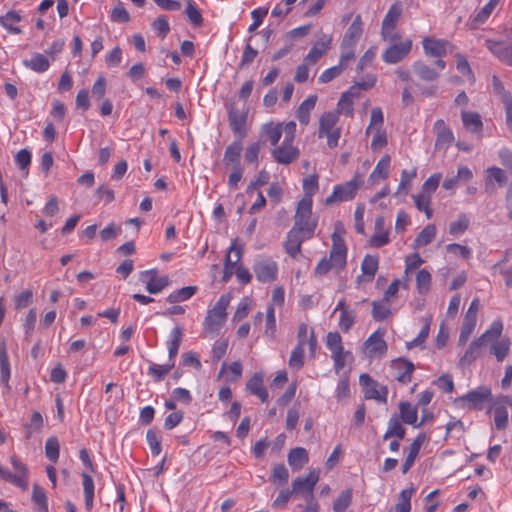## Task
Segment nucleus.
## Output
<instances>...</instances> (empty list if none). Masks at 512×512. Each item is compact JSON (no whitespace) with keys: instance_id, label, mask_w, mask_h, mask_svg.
Segmentation results:
<instances>
[{"instance_id":"1","label":"nucleus","mask_w":512,"mask_h":512,"mask_svg":"<svg viewBox=\"0 0 512 512\" xmlns=\"http://www.w3.org/2000/svg\"><path fill=\"white\" fill-rule=\"evenodd\" d=\"M502 331V321L500 319L493 321L491 326L480 337L470 343L464 355L459 360L460 365H470L480 358L489 342L500 338Z\"/></svg>"},{"instance_id":"2","label":"nucleus","mask_w":512,"mask_h":512,"mask_svg":"<svg viewBox=\"0 0 512 512\" xmlns=\"http://www.w3.org/2000/svg\"><path fill=\"white\" fill-rule=\"evenodd\" d=\"M339 115L336 112H324L319 118L318 138H327L329 148L338 146L341 137V128L337 126Z\"/></svg>"},{"instance_id":"3","label":"nucleus","mask_w":512,"mask_h":512,"mask_svg":"<svg viewBox=\"0 0 512 512\" xmlns=\"http://www.w3.org/2000/svg\"><path fill=\"white\" fill-rule=\"evenodd\" d=\"M363 183L361 175L355 174L351 180L334 186L332 194L325 199V204L331 205L352 200Z\"/></svg>"},{"instance_id":"4","label":"nucleus","mask_w":512,"mask_h":512,"mask_svg":"<svg viewBox=\"0 0 512 512\" xmlns=\"http://www.w3.org/2000/svg\"><path fill=\"white\" fill-rule=\"evenodd\" d=\"M230 303L229 295H221L212 309L207 312L204 320V327L210 332L218 331L226 320V309Z\"/></svg>"},{"instance_id":"5","label":"nucleus","mask_w":512,"mask_h":512,"mask_svg":"<svg viewBox=\"0 0 512 512\" xmlns=\"http://www.w3.org/2000/svg\"><path fill=\"white\" fill-rule=\"evenodd\" d=\"M252 268L256 279L261 283H272L277 280L278 265L270 257H257Z\"/></svg>"},{"instance_id":"6","label":"nucleus","mask_w":512,"mask_h":512,"mask_svg":"<svg viewBox=\"0 0 512 512\" xmlns=\"http://www.w3.org/2000/svg\"><path fill=\"white\" fill-rule=\"evenodd\" d=\"M10 462L12 464L15 473H11L9 470L4 468L3 477L5 481L26 490L28 488V467L16 456H11Z\"/></svg>"},{"instance_id":"7","label":"nucleus","mask_w":512,"mask_h":512,"mask_svg":"<svg viewBox=\"0 0 512 512\" xmlns=\"http://www.w3.org/2000/svg\"><path fill=\"white\" fill-rule=\"evenodd\" d=\"M401 14L402 6L399 2H395L389 7L382 21L381 27V35L384 40L388 39L389 41L393 42L400 38V36L394 32V29L396 28Z\"/></svg>"},{"instance_id":"8","label":"nucleus","mask_w":512,"mask_h":512,"mask_svg":"<svg viewBox=\"0 0 512 512\" xmlns=\"http://www.w3.org/2000/svg\"><path fill=\"white\" fill-rule=\"evenodd\" d=\"M359 381L366 399H373L383 404L387 403L388 388L385 385L379 384L366 373L360 375Z\"/></svg>"},{"instance_id":"9","label":"nucleus","mask_w":512,"mask_h":512,"mask_svg":"<svg viewBox=\"0 0 512 512\" xmlns=\"http://www.w3.org/2000/svg\"><path fill=\"white\" fill-rule=\"evenodd\" d=\"M319 480V471L312 470L305 477H297L292 483L294 495H301L306 501L314 499V488Z\"/></svg>"},{"instance_id":"10","label":"nucleus","mask_w":512,"mask_h":512,"mask_svg":"<svg viewBox=\"0 0 512 512\" xmlns=\"http://www.w3.org/2000/svg\"><path fill=\"white\" fill-rule=\"evenodd\" d=\"M504 34L511 42L507 44L504 41L486 40V47L491 53L496 56L501 62L512 67V29H505Z\"/></svg>"},{"instance_id":"11","label":"nucleus","mask_w":512,"mask_h":512,"mask_svg":"<svg viewBox=\"0 0 512 512\" xmlns=\"http://www.w3.org/2000/svg\"><path fill=\"white\" fill-rule=\"evenodd\" d=\"M332 247L329 254V261L334 266L336 272H340L346 266L347 259V247L344 239L334 232L331 236Z\"/></svg>"},{"instance_id":"12","label":"nucleus","mask_w":512,"mask_h":512,"mask_svg":"<svg viewBox=\"0 0 512 512\" xmlns=\"http://www.w3.org/2000/svg\"><path fill=\"white\" fill-rule=\"evenodd\" d=\"M411 50V39L393 43L382 53V60L387 64H397L404 60L410 54Z\"/></svg>"},{"instance_id":"13","label":"nucleus","mask_w":512,"mask_h":512,"mask_svg":"<svg viewBox=\"0 0 512 512\" xmlns=\"http://www.w3.org/2000/svg\"><path fill=\"white\" fill-rule=\"evenodd\" d=\"M422 46L426 56L436 58L445 56L453 49V45L449 41L430 36L422 40Z\"/></svg>"},{"instance_id":"14","label":"nucleus","mask_w":512,"mask_h":512,"mask_svg":"<svg viewBox=\"0 0 512 512\" xmlns=\"http://www.w3.org/2000/svg\"><path fill=\"white\" fill-rule=\"evenodd\" d=\"M491 397V390L487 387H478L455 400L456 403L464 402L468 409L481 410L485 401Z\"/></svg>"},{"instance_id":"15","label":"nucleus","mask_w":512,"mask_h":512,"mask_svg":"<svg viewBox=\"0 0 512 512\" xmlns=\"http://www.w3.org/2000/svg\"><path fill=\"white\" fill-rule=\"evenodd\" d=\"M271 155L277 163L289 165L299 157L300 151L292 142L283 141L280 146L272 149Z\"/></svg>"},{"instance_id":"16","label":"nucleus","mask_w":512,"mask_h":512,"mask_svg":"<svg viewBox=\"0 0 512 512\" xmlns=\"http://www.w3.org/2000/svg\"><path fill=\"white\" fill-rule=\"evenodd\" d=\"M391 368L394 372V378L402 384H407L411 381L415 369L414 364L404 358L392 361Z\"/></svg>"},{"instance_id":"17","label":"nucleus","mask_w":512,"mask_h":512,"mask_svg":"<svg viewBox=\"0 0 512 512\" xmlns=\"http://www.w3.org/2000/svg\"><path fill=\"white\" fill-rule=\"evenodd\" d=\"M384 331L376 330L365 341V347L369 357L383 356L387 351V344L384 340Z\"/></svg>"},{"instance_id":"18","label":"nucleus","mask_w":512,"mask_h":512,"mask_svg":"<svg viewBox=\"0 0 512 512\" xmlns=\"http://www.w3.org/2000/svg\"><path fill=\"white\" fill-rule=\"evenodd\" d=\"M363 22L361 15H356L353 22L347 29L343 40H342V46L343 47H349V46H355L356 43L359 41L363 34Z\"/></svg>"},{"instance_id":"19","label":"nucleus","mask_w":512,"mask_h":512,"mask_svg":"<svg viewBox=\"0 0 512 512\" xmlns=\"http://www.w3.org/2000/svg\"><path fill=\"white\" fill-rule=\"evenodd\" d=\"M434 128L437 131L435 147L437 149H447L454 141V134L450 128L445 125L442 119L435 122Z\"/></svg>"},{"instance_id":"20","label":"nucleus","mask_w":512,"mask_h":512,"mask_svg":"<svg viewBox=\"0 0 512 512\" xmlns=\"http://www.w3.org/2000/svg\"><path fill=\"white\" fill-rule=\"evenodd\" d=\"M495 182L499 186L505 185L507 182L506 173L499 167H489L486 170L485 191L492 193L495 190Z\"/></svg>"},{"instance_id":"21","label":"nucleus","mask_w":512,"mask_h":512,"mask_svg":"<svg viewBox=\"0 0 512 512\" xmlns=\"http://www.w3.org/2000/svg\"><path fill=\"white\" fill-rule=\"evenodd\" d=\"M461 119L463 126L467 131L477 134L479 137H481L483 131V122L479 113L462 111Z\"/></svg>"},{"instance_id":"22","label":"nucleus","mask_w":512,"mask_h":512,"mask_svg":"<svg viewBox=\"0 0 512 512\" xmlns=\"http://www.w3.org/2000/svg\"><path fill=\"white\" fill-rule=\"evenodd\" d=\"M247 116L239 112L237 108L231 105L228 109V121L231 130L238 134L240 137L245 136V124H246Z\"/></svg>"},{"instance_id":"23","label":"nucleus","mask_w":512,"mask_h":512,"mask_svg":"<svg viewBox=\"0 0 512 512\" xmlns=\"http://www.w3.org/2000/svg\"><path fill=\"white\" fill-rule=\"evenodd\" d=\"M304 234H301L297 232L294 229H291L288 234L285 241V250L287 254H289L292 258H297V256L301 252V245L305 240H308L309 238H303Z\"/></svg>"},{"instance_id":"24","label":"nucleus","mask_w":512,"mask_h":512,"mask_svg":"<svg viewBox=\"0 0 512 512\" xmlns=\"http://www.w3.org/2000/svg\"><path fill=\"white\" fill-rule=\"evenodd\" d=\"M331 38L324 36L320 41L315 43L308 54L305 56L304 61L308 64H315L330 48Z\"/></svg>"},{"instance_id":"25","label":"nucleus","mask_w":512,"mask_h":512,"mask_svg":"<svg viewBox=\"0 0 512 512\" xmlns=\"http://www.w3.org/2000/svg\"><path fill=\"white\" fill-rule=\"evenodd\" d=\"M412 69L419 79L427 82L435 81L440 74L436 68L428 65L422 60H417L412 64Z\"/></svg>"},{"instance_id":"26","label":"nucleus","mask_w":512,"mask_h":512,"mask_svg":"<svg viewBox=\"0 0 512 512\" xmlns=\"http://www.w3.org/2000/svg\"><path fill=\"white\" fill-rule=\"evenodd\" d=\"M247 390L260 398L265 403L268 401V392L263 386V376L260 373H255L246 384Z\"/></svg>"},{"instance_id":"27","label":"nucleus","mask_w":512,"mask_h":512,"mask_svg":"<svg viewBox=\"0 0 512 512\" xmlns=\"http://www.w3.org/2000/svg\"><path fill=\"white\" fill-rule=\"evenodd\" d=\"M22 63L26 68L36 73H43L50 67L49 59L41 53H33L30 59L23 60Z\"/></svg>"},{"instance_id":"28","label":"nucleus","mask_w":512,"mask_h":512,"mask_svg":"<svg viewBox=\"0 0 512 512\" xmlns=\"http://www.w3.org/2000/svg\"><path fill=\"white\" fill-rule=\"evenodd\" d=\"M242 149L243 147L241 141H234L229 146H227L223 157L225 166H232V168L234 166H241L240 157Z\"/></svg>"},{"instance_id":"29","label":"nucleus","mask_w":512,"mask_h":512,"mask_svg":"<svg viewBox=\"0 0 512 512\" xmlns=\"http://www.w3.org/2000/svg\"><path fill=\"white\" fill-rule=\"evenodd\" d=\"M391 158L385 154L376 164L374 170L369 176V181L375 183L379 180H385L389 176Z\"/></svg>"},{"instance_id":"30","label":"nucleus","mask_w":512,"mask_h":512,"mask_svg":"<svg viewBox=\"0 0 512 512\" xmlns=\"http://www.w3.org/2000/svg\"><path fill=\"white\" fill-rule=\"evenodd\" d=\"M316 102H317V96L310 95L298 107L296 116L302 125L306 126L309 124L310 112L314 109Z\"/></svg>"},{"instance_id":"31","label":"nucleus","mask_w":512,"mask_h":512,"mask_svg":"<svg viewBox=\"0 0 512 512\" xmlns=\"http://www.w3.org/2000/svg\"><path fill=\"white\" fill-rule=\"evenodd\" d=\"M309 461L308 453L306 449L302 447H296L290 450L288 454V463L292 470L298 471Z\"/></svg>"},{"instance_id":"32","label":"nucleus","mask_w":512,"mask_h":512,"mask_svg":"<svg viewBox=\"0 0 512 512\" xmlns=\"http://www.w3.org/2000/svg\"><path fill=\"white\" fill-rule=\"evenodd\" d=\"M282 136V123H267L261 128V137L270 142L272 146L278 144Z\"/></svg>"},{"instance_id":"33","label":"nucleus","mask_w":512,"mask_h":512,"mask_svg":"<svg viewBox=\"0 0 512 512\" xmlns=\"http://www.w3.org/2000/svg\"><path fill=\"white\" fill-rule=\"evenodd\" d=\"M11 375L10 362L5 343L0 345V380L7 391L10 389L9 379Z\"/></svg>"},{"instance_id":"34","label":"nucleus","mask_w":512,"mask_h":512,"mask_svg":"<svg viewBox=\"0 0 512 512\" xmlns=\"http://www.w3.org/2000/svg\"><path fill=\"white\" fill-rule=\"evenodd\" d=\"M490 344V352L495 355L498 362H502L510 351L511 342L508 338L496 339Z\"/></svg>"},{"instance_id":"35","label":"nucleus","mask_w":512,"mask_h":512,"mask_svg":"<svg viewBox=\"0 0 512 512\" xmlns=\"http://www.w3.org/2000/svg\"><path fill=\"white\" fill-rule=\"evenodd\" d=\"M183 336V329L180 326H176L170 333V339L167 342L169 361H174L177 356L180 343Z\"/></svg>"},{"instance_id":"36","label":"nucleus","mask_w":512,"mask_h":512,"mask_svg":"<svg viewBox=\"0 0 512 512\" xmlns=\"http://www.w3.org/2000/svg\"><path fill=\"white\" fill-rule=\"evenodd\" d=\"M317 218H306L302 220H295L292 229L297 232L304 234L303 238H312L314 236L315 229L317 227Z\"/></svg>"},{"instance_id":"37","label":"nucleus","mask_w":512,"mask_h":512,"mask_svg":"<svg viewBox=\"0 0 512 512\" xmlns=\"http://www.w3.org/2000/svg\"><path fill=\"white\" fill-rule=\"evenodd\" d=\"M21 21V15L14 11H8L5 15L0 16V24L13 34H20L22 30L16 26Z\"/></svg>"},{"instance_id":"38","label":"nucleus","mask_w":512,"mask_h":512,"mask_svg":"<svg viewBox=\"0 0 512 512\" xmlns=\"http://www.w3.org/2000/svg\"><path fill=\"white\" fill-rule=\"evenodd\" d=\"M436 236V227L433 224H429L424 227L414 239L413 246L415 249L424 247L430 244Z\"/></svg>"},{"instance_id":"39","label":"nucleus","mask_w":512,"mask_h":512,"mask_svg":"<svg viewBox=\"0 0 512 512\" xmlns=\"http://www.w3.org/2000/svg\"><path fill=\"white\" fill-rule=\"evenodd\" d=\"M476 324H477V319L464 316L463 323H462L461 330H460L459 339H458L459 346L463 347L466 345L471 334L475 330Z\"/></svg>"},{"instance_id":"40","label":"nucleus","mask_w":512,"mask_h":512,"mask_svg":"<svg viewBox=\"0 0 512 512\" xmlns=\"http://www.w3.org/2000/svg\"><path fill=\"white\" fill-rule=\"evenodd\" d=\"M400 417L404 423L415 427L418 417L417 408L409 402H401L399 405Z\"/></svg>"},{"instance_id":"41","label":"nucleus","mask_w":512,"mask_h":512,"mask_svg":"<svg viewBox=\"0 0 512 512\" xmlns=\"http://www.w3.org/2000/svg\"><path fill=\"white\" fill-rule=\"evenodd\" d=\"M391 437H396L402 440L405 437V428L401 425L400 420L396 416H392L388 422V429L383 438L387 440Z\"/></svg>"},{"instance_id":"42","label":"nucleus","mask_w":512,"mask_h":512,"mask_svg":"<svg viewBox=\"0 0 512 512\" xmlns=\"http://www.w3.org/2000/svg\"><path fill=\"white\" fill-rule=\"evenodd\" d=\"M196 292V286H186L169 294L167 301L173 304L183 302L191 298Z\"/></svg>"},{"instance_id":"43","label":"nucleus","mask_w":512,"mask_h":512,"mask_svg":"<svg viewBox=\"0 0 512 512\" xmlns=\"http://www.w3.org/2000/svg\"><path fill=\"white\" fill-rule=\"evenodd\" d=\"M499 2L500 0H489V2L474 15L472 19L473 26L477 27V25L484 23Z\"/></svg>"},{"instance_id":"44","label":"nucleus","mask_w":512,"mask_h":512,"mask_svg":"<svg viewBox=\"0 0 512 512\" xmlns=\"http://www.w3.org/2000/svg\"><path fill=\"white\" fill-rule=\"evenodd\" d=\"M388 303L384 299L372 303V317L374 320L383 321L390 315L391 310Z\"/></svg>"},{"instance_id":"45","label":"nucleus","mask_w":512,"mask_h":512,"mask_svg":"<svg viewBox=\"0 0 512 512\" xmlns=\"http://www.w3.org/2000/svg\"><path fill=\"white\" fill-rule=\"evenodd\" d=\"M60 444L59 440L55 436H51L46 440L45 443V455L53 463H56L59 459Z\"/></svg>"},{"instance_id":"46","label":"nucleus","mask_w":512,"mask_h":512,"mask_svg":"<svg viewBox=\"0 0 512 512\" xmlns=\"http://www.w3.org/2000/svg\"><path fill=\"white\" fill-rule=\"evenodd\" d=\"M312 204L313 200L309 198H302L297 205L294 220H302L312 217Z\"/></svg>"},{"instance_id":"47","label":"nucleus","mask_w":512,"mask_h":512,"mask_svg":"<svg viewBox=\"0 0 512 512\" xmlns=\"http://www.w3.org/2000/svg\"><path fill=\"white\" fill-rule=\"evenodd\" d=\"M469 223V218L466 214H459L457 220L450 223L449 234L453 236L463 234L468 229Z\"/></svg>"},{"instance_id":"48","label":"nucleus","mask_w":512,"mask_h":512,"mask_svg":"<svg viewBox=\"0 0 512 512\" xmlns=\"http://www.w3.org/2000/svg\"><path fill=\"white\" fill-rule=\"evenodd\" d=\"M379 260L377 256L366 255L361 264L364 275L372 279L378 270Z\"/></svg>"},{"instance_id":"49","label":"nucleus","mask_w":512,"mask_h":512,"mask_svg":"<svg viewBox=\"0 0 512 512\" xmlns=\"http://www.w3.org/2000/svg\"><path fill=\"white\" fill-rule=\"evenodd\" d=\"M414 489H404L400 492L398 503L395 506V512H410L411 510V497Z\"/></svg>"},{"instance_id":"50","label":"nucleus","mask_w":512,"mask_h":512,"mask_svg":"<svg viewBox=\"0 0 512 512\" xmlns=\"http://www.w3.org/2000/svg\"><path fill=\"white\" fill-rule=\"evenodd\" d=\"M431 285V274L426 269H421L416 275V288L419 294H426Z\"/></svg>"},{"instance_id":"51","label":"nucleus","mask_w":512,"mask_h":512,"mask_svg":"<svg viewBox=\"0 0 512 512\" xmlns=\"http://www.w3.org/2000/svg\"><path fill=\"white\" fill-rule=\"evenodd\" d=\"M413 200L416 208L419 211H423L426 217L430 219L433 215V211L430 208L431 197L425 193H421L419 195H413Z\"/></svg>"},{"instance_id":"52","label":"nucleus","mask_w":512,"mask_h":512,"mask_svg":"<svg viewBox=\"0 0 512 512\" xmlns=\"http://www.w3.org/2000/svg\"><path fill=\"white\" fill-rule=\"evenodd\" d=\"M352 502V491L347 489L342 491L333 503L334 512H342L346 510Z\"/></svg>"},{"instance_id":"53","label":"nucleus","mask_w":512,"mask_h":512,"mask_svg":"<svg viewBox=\"0 0 512 512\" xmlns=\"http://www.w3.org/2000/svg\"><path fill=\"white\" fill-rule=\"evenodd\" d=\"M168 284H169L168 277L152 276L146 283V290L150 294H157V293L161 292Z\"/></svg>"},{"instance_id":"54","label":"nucleus","mask_w":512,"mask_h":512,"mask_svg":"<svg viewBox=\"0 0 512 512\" xmlns=\"http://www.w3.org/2000/svg\"><path fill=\"white\" fill-rule=\"evenodd\" d=\"M456 67L457 70L471 82L475 81L474 73L470 67L467 58L462 54H456Z\"/></svg>"},{"instance_id":"55","label":"nucleus","mask_w":512,"mask_h":512,"mask_svg":"<svg viewBox=\"0 0 512 512\" xmlns=\"http://www.w3.org/2000/svg\"><path fill=\"white\" fill-rule=\"evenodd\" d=\"M185 14L187 15L189 21L196 27H199L203 23L202 15L199 9L196 7L195 3L192 0H187V6L185 8Z\"/></svg>"},{"instance_id":"56","label":"nucleus","mask_w":512,"mask_h":512,"mask_svg":"<svg viewBox=\"0 0 512 512\" xmlns=\"http://www.w3.org/2000/svg\"><path fill=\"white\" fill-rule=\"evenodd\" d=\"M304 365V347L296 345L289 358V367L300 370Z\"/></svg>"},{"instance_id":"57","label":"nucleus","mask_w":512,"mask_h":512,"mask_svg":"<svg viewBox=\"0 0 512 512\" xmlns=\"http://www.w3.org/2000/svg\"><path fill=\"white\" fill-rule=\"evenodd\" d=\"M384 116L380 107H375L371 110L370 124L366 129V135L376 128L383 129Z\"/></svg>"},{"instance_id":"58","label":"nucleus","mask_w":512,"mask_h":512,"mask_svg":"<svg viewBox=\"0 0 512 512\" xmlns=\"http://www.w3.org/2000/svg\"><path fill=\"white\" fill-rule=\"evenodd\" d=\"M174 365V361H168V363L163 365L152 364L149 367V373L155 376V379L159 381L163 379L172 370Z\"/></svg>"},{"instance_id":"59","label":"nucleus","mask_w":512,"mask_h":512,"mask_svg":"<svg viewBox=\"0 0 512 512\" xmlns=\"http://www.w3.org/2000/svg\"><path fill=\"white\" fill-rule=\"evenodd\" d=\"M494 423L498 430H503L507 427L508 411L505 406H497L494 408Z\"/></svg>"},{"instance_id":"60","label":"nucleus","mask_w":512,"mask_h":512,"mask_svg":"<svg viewBox=\"0 0 512 512\" xmlns=\"http://www.w3.org/2000/svg\"><path fill=\"white\" fill-rule=\"evenodd\" d=\"M33 300V292L30 289L24 290L14 298V306L16 310H22L29 306Z\"/></svg>"},{"instance_id":"61","label":"nucleus","mask_w":512,"mask_h":512,"mask_svg":"<svg viewBox=\"0 0 512 512\" xmlns=\"http://www.w3.org/2000/svg\"><path fill=\"white\" fill-rule=\"evenodd\" d=\"M327 348L331 351V354L337 353L343 350L342 338L338 332H329L326 337Z\"/></svg>"},{"instance_id":"62","label":"nucleus","mask_w":512,"mask_h":512,"mask_svg":"<svg viewBox=\"0 0 512 512\" xmlns=\"http://www.w3.org/2000/svg\"><path fill=\"white\" fill-rule=\"evenodd\" d=\"M356 313L354 310H348L340 313L339 327L343 332H348L354 325Z\"/></svg>"},{"instance_id":"63","label":"nucleus","mask_w":512,"mask_h":512,"mask_svg":"<svg viewBox=\"0 0 512 512\" xmlns=\"http://www.w3.org/2000/svg\"><path fill=\"white\" fill-rule=\"evenodd\" d=\"M303 198L312 199L315 192L318 190V177L316 175H310L303 180Z\"/></svg>"},{"instance_id":"64","label":"nucleus","mask_w":512,"mask_h":512,"mask_svg":"<svg viewBox=\"0 0 512 512\" xmlns=\"http://www.w3.org/2000/svg\"><path fill=\"white\" fill-rule=\"evenodd\" d=\"M151 453L158 456L161 453V439L154 429H149L146 434Z\"/></svg>"}]
</instances>
